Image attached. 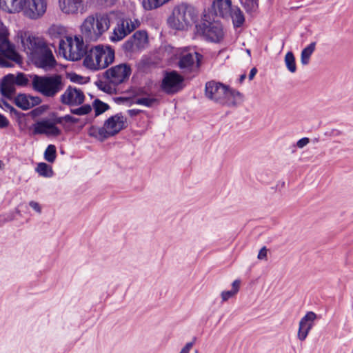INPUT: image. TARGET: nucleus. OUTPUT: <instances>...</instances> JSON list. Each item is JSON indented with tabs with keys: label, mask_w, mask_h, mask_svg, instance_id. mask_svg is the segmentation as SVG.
<instances>
[{
	"label": "nucleus",
	"mask_w": 353,
	"mask_h": 353,
	"mask_svg": "<svg viewBox=\"0 0 353 353\" xmlns=\"http://www.w3.org/2000/svg\"><path fill=\"white\" fill-rule=\"evenodd\" d=\"M22 0H0V8L8 12H21Z\"/></svg>",
	"instance_id": "a878e982"
},
{
	"label": "nucleus",
	"mask_w": 353,
	"mask_h": 353,
	"mask_svg": "<svg viewBox=\"0 0 353 353\" xmlns=\"http://www.w3.org/2000/svg\"><path fill=\"white\" fill-rule=\"evenodd\" d=\"M196 30L197 34L211 42L219 43L224 37L222 25L215 21L209 22L203 20L201 23L196 26Z\"/></svg>",
	"instance_id": "9b49d317"
},
{
	"label": "nucleus",
	"mask_w": 353,
	"mask_h": 353,
	"mask_svg": "<svg viewBox=\"0 0 353 353\" xmlns=\"http://www.w3.org/2000/svg\"><path fill=\"white\" fill-rule=\"evenodd\" d=\"M103 1L107 6H112L116 3L118 0H101Z\"/></svg>",
	"instance_id": "de8ad7c7"
},
{
	"label": "nucleus",
	"mask_w": 353,
	"mask_h": 353,
	"mask_svg": "<svg viewBox=\"0 0 353 353\" xmlns=\"http://www.w3.org/2000/svg\"><path fill=\"white\" fill-rule=\"evenodd\" d=\"M9 125V121L3 115L0 114V128H3Z\"/></svg>",
	"instance_id": "37998d69"
},
{
	"label": "nucleus",
	"mask_w": 353,
	"mask_h": 353,
	"mask_svg": "<svg viewBox=\"0 0 353 353\" xmlns=\"http://www.w3.org/2000/svg\"><path fill=\"white\" fill-rule=\"evenodd\" d=\"M47 8L48 0H22L21 11L27 18L37 20L46 14Z\"/></svg>",
	"instance_id": "ddd939ff"
},
{
	"label": "nucleus",
	"mask_w": 353,
	"mask_h": 353,
	"mask_svg": "<svg viewBox=\"0 0 353 353\" xmlns=\"http://www.w3.org/2000/svg\"><path fill=\"white\" fill-rule=\"evenodd\" d=\"M309 143H310L309 138L304 137V138H302V139H299L296 142V146L299 148L301 149V148H303L305 146H306Z\"/></svg>",
	"instance_id": "a19ab883"
},
{
	"label": "nucleus",
	"mask_w": 353,
	"mask_h": 353,
	"mask_svg": "<svg viewBox=\"0 0 353 353\" xmlns=\"http://www.w3.org/2000/svg\"><path fill=\"white\" fill-rule=\"evenodd\" d=\"M241 3L248 13L256 12L258 9V0H241Z\"/></svg>",
	"instance_id": "2f4dec72"
},
{
	"label": "nucleus",
	"mask_w": 353,
	"mask_h": 353,
	"mask_svg": "<svg viewBox=\"0 0 353 353\" xmlns=\"http://www.w3.org/2000/svg\"><path fill=\"white\" fill-rule=\"evenodd\" d=\"M131 74L130 68L126 64H119L105 71V76L113 85H119L128 79Z\"/></svg>",
	"instance_id": "f3484780"
},
{
	"label": "nucleus",
	"mask_w": 353,
	"mask_h": 353,
	"mask_svg": "<svg viewBox=\"0 0 353 353\" xmlns=\"http://www.w3.org/2000/svg\"><path fill=\"white\" fill-rule=\"evenodd\" d=\"M37 172L41 176L50 177L52 174V170L46 163H39L36 168Z\"/></svg>",
	"instance_id": "473e14b6"
},
{
	"label": "nucleus",
	"mask_w": 353,
	"mask_h": 353,
	"mask_svg": "<svg viewBox=\"0 0 353 353\" xmlns=\"http://www.w3.org/2000/svg\"><path fill=\"white\" fill-rule=\"evenodd\" d=\"M241 281L239 279L234 280L232 283V289L230 290H223L220 294L222 303H225L230 299L236 296L239 291Z\"/></svg>",
	"instance_id": "bb28decb"
},
{
	"label": "nucleus",
	"mask_w": 353,
	"mask_h": 353,
	"mask_svg": "<svg viewBox=\"0 0 353 353\" xmlns=\"http://www.w3.org/2000/svg\"><path fill=\"white\" fill-rule=\"evenodd\" d=\"M142 5L145 10H151L161 6L163 4L161 0H143Z\"/></svg>",
	"instance_id": "72a5a7b5"
},
{
	"label": "nucleus",
	"mask_w": 353,
	"mask_h": 353,
	"mask_svg": "<svg viewBox=\"0 0 353 353\" xmlns=\"http://www.w3.org/2000/svg\"><path fill=\"white\" fill-rule=\"evenodd\" d=\"M63 120L66 122H70L72 123H76L78 122L79 119L71 116V115H65L63 117Z\"/></svg>",
	"instance_id": "a18cd8bd"
},
{
	"label": "nucleus",
	"mask_w": 353,
	"mask_h": 353,
	"mask_svg": "<svg viewBox=\"0 0 353 353\" xmlns=\"http://www.w3.org/2000/svg\"><path fill=\"white\" fill-rule=\"evenodd\" d=\"M45 159L50 162L52 163L54 161L56 158V148L53 145H49L46 148L44 153Z\"/></svg>",
	"instance_id": "f704fd0d"
},
{
	"label": "nucleus",
	"mask_w": 353,
	"mask_h": 353,
	"mask_svg": "<svg viewBox=\"0 0 353 353\" xmlns=\"http://www.w3.org/2000/svg\"><path fill=\"white\" fill-rule=\"evenodd\" d=\"M268 250L266 247H263L259 252L257 259L259 260H267Z\"/></svg>",
	"instance_id": "ea45409f"
},
{
	"label": "nucleus",
	"mask_w": 353,
	"mask_h": 353,
	"mask_svg": "<svg viewBox=\"0 0 353 353\" xmlns=\"http://www.w3.org/2000/svg\"><path fill=\"white\" fill-rule=\"evenodd\" d=\"M232 8L230 0H214L212 4L215 14L224 19H230Z\"/></svg>",
	"instance_id": "5701e85b"
},
{
	"label": "nucleus",
	"mask_w": 353,
	"mask_h": 353,
	"mask_svg": "<svg viewBox=\"0 0 353 353\" xmlns=\"http://www.w3.org/2000/svg\"><path fill=\"white\" fill-rule=\"evenodd\" d=\"M256 72H257V70L255 68H253L251 70H250V74H249V79L250 80H252L254 77L256 75Z\"/></svg>",
	"instance_id": "09e8293b"
},
{
	"label": "nucleus",
	"mask_w": 353,
	"mask_h": 353,
	"mask_svg": "<svg viewBox=\"0 0 353 353\" xmlns=\"http://www.w3.org/2000/svg\"><path fill=\"white\" fill-rule=\"evenodd\" d=\"M205 96L213 102L226 107H236L244 99L243 95L238 90L215 81L206 83Z\"/></svg>",
	"instance_id": "f03ea898"
},
{
	"label": "nucleus",
	"mask_w": 353,
	"mask_h": 353,
	"mask_svg": "<svg viewBox=\"0 0 353 353\" xmlns=\"http://www.w3.org/2000/svg\"><path fill=\"white\" fill-rule=\"evenodd\" d=\"M114 59V51L108 46L97 45L85 54L83 65L91 70L107 68Z\"/></svg>",
	"instance_id": "20e7f679"
},
{
	"label": "nucleus",
	"mask_w": 353,
	"mask_h": 353,
	"mask_svg": "<svg viewBox=\"0 0 353 353\" xmlns=\"http://www.w3.org/2000/svg\"><path fill=\"white\" fill-rule=\"evenodd\" d=\"M316 43L312 42L307 47H305L301 54V63L303 65H306L309 63L310 57L315 50Z\"/></svg>",
	"instance_id": "c756f323"
},
{
	"label": "nucleus",
	"mask_w": 353,
	"mask_h": 353,
	"mask_svg": "<svg viewBox=\"0 0 353 353\" xmlns=\"http://www.w3.org/2000/svg\"><path fill=\"white\" fill-rule=\"evenodd\" d=\"M196 17L197 12L193 6L181 3L174 8L168 23L176 30H185L194 22Z\"/></svg>",
	"instance_id": "0eeeda50"
},
{
	"label": "nucleus",
	"mask_w": 353,
	"mask_h": 353,
	"mask_svg": "<svg viewBox=\"0 0 353 353\" xmlns=\"http://www.w3.org/2000/svg\"><path fill=\"white\" fill-rule=\"evenodd\" d=\"M247 53H248L250 54V50H247Z\"/></svg>",
	"instance_id": "6e6d98bb"
},
{
	"label": "nucleus",
	"mask_w": 353,
	"mask_h": 353,
	"mask_svg": "<svg viewBox=\"0 0 353 353\" xmlns=\"http://www.w3.org/2000/svg\"><path fill=\"white\" fill-rule=\"evenodd\" d=\"M103 90L108 93H112L115 89L114 88H112L111 86L110 85H105L103 88Z\"/></svg>",
	"instance_id": "8fccbe9b"
},
{
	"label": "nucleus",
	"mask_w": 353,
	"mask_h": 353,
	"mask_svg": "<svg viewBox=\"0 0 353 353\" xmlns=\"http://www.w3.org/2000/svg\"><path fill=\"white\" fill-rule=\"evenodd\" d=\"M193 345H194V341L187 343L185 345V346L181 350L179 353H190Z\"/></svg>",
	"instance_id": "79ce46f5"
},
{
	"label": "nucleus",
	"mask_w": 353,
	"mask_h": 353,
	"mask_svg": "<svg viewBox=\"0 0 353 353\" xmlns=\"http://www.w3.org/2000/svg\"><path fill=\"white\" fill-rule=\"evenodd\" d=\"M4 164L3 163L0 161V170H2L3 168Z\"/></svg>",
	"instance_id": "5fc2aeb1"
},
{
	"label": "nucleus",
	"mask_w": 353,
	"mask_h": 353,
	"mask_svg": "<svg viewBox=\"0 0 353 353\" xmlns=\"http://www.w3.org/2000/svg\"><path fill=\"white\" fill-rule=\"evenodd\" d=\"M59 8L63 13L70 15L85 11L84 0H59Z\"/></svg>",
	"instance_id": "4be33fe9"
},
{
	"label": "nucleus",
	"mask_w": 353,
	"mask_h": 353,
	"mask_svg": "<svg viewBox=\"0 0 353 353\" xmlns=\"http://www.w3.org/2000/svg\"><path fill=\"white\" fill-rule=\"evenodd\" d=\"M92 110L91 105L86 104L78 108L72 110V113L77 115H85Z\"/></svg>",
	"instance_id": "4c0bfd02"
},
{
	"label": "nucleus",
	"mask_w": 353,
	"mask_h": 353,
	"mask_svg": "<svg viewBox=\"0 0 353 353\" xmlns=\"http://www.w3.org/2000/svg\"><path fill=\"white\" fill-rule=\"evenodd\" d=\"M141 110L138 109H130L128 110V114L130 117H134L140 113Z\"/></svg>",
	"instance_id": "49530a36"
},
{
	"label": "nucleus",
	"mask_w": 353,
	"mask_h": 353,
	"mask_svg": "<svg viewBox=\"0 0 353 353\" xmlns=\"http://www.w3.org/2000/svg\"><path fill=\"white\" fill-rule=\"evenodd\" d=\"M157 100L154 98L150 97H141L138 98L134 101V103L138 105H144L146 107H152L155 105Z\"/></svg>",
	"instance_id": "c9c22d12"
},
{
	"label": "nucleus",
	"mask_w": 353,
	"mask_h": 353,
	"mask_svg": "<svg viewBox=\"0 0 353 353\" xmlns=\"http://www.w3.org/2000/svg\"><path fill=\"white\" fill-rule=\"evenodd\" d=\"M3 105L5 106L6 108H7L8 110L12 111L13 110V108L9 105L7 102L6 101H3Z\"/></svg>",
	"instance_id": "603ef678"
},
{
	"label": "nucleus",
	"mask_w": 353,
	"mask_h": 353,
	"mask_svg": "<svg viewBox=\"0 0 353 353\" xmlns=\"http://www.w3.org/2000/svg\"><path fill=\"white\" fill-rule=\"evenodd\" d=\"M201 55L194 50L185 48L179 50V67L184 70L191 71L199 65Z\"/></svg>",
	"instance_id": "4468645a"
},
{
	"label": "nucleus",
	"mask_w": 353,
	"mask_h": 353,
	"mask_svg": "<svg viewBox=\"0 0 353 353\" xmlns=\"http://www.w3.org/2000/svg\"><path fill=\"white\" fill-rule=\"evenodd\" d=\"M28 80L26 76L23 74H18L14 77V83L19 85H25L27 84Z\"/></svg>",
	"instance_id": "58836bf2"
},
{
	"label": "nucleus",
	"mask_w": 353,
	"mask_h": 353,
	"mask_svg": "<svg viewBox=\"0 0 353 353\" xmlns=\"http://www.w3.org/2000/svg\"><path fill=\"white\" fill-rule=\"evenodd\" d=\"M317 319V314L312 311L307 312L300 319L297 332V339L300 341H304L306 339Z\"/></svg>",
	"instance_id": "a211bd4d"
},
{
	"label": "nucleus",
	"mask_w": 353,
	"mask_h": 353,
	"mask_svg": "<svg viewBox=\"0 0 353 353\" xmlns=\"http://www.w3.org/2000/svg\"><path fill=\"white\" fill-rule=\"evenodd\" d=\"M41 100L39 97H32L26 94H19L14 102L17 106L23 109L28 110L41 103Z\"/></svg>",
	"instance_id": "b1692460"
},
{
	"label": "nucleus",
	"mask_w": 353,
	"mask_h": 353,
	"mask_svg": "<svg viewBox=\"0 0 353 353\" xmlns=\"http://www.w3.org/2000/svg\"><path fill=\"white\" fill-rule=\"evenodd\" d=\"M32 85L34 90L47 97H53L63 87L62 77L58 74L51 76L34 75Z\"/></svg>",
	"instance_id": "423d86ee"
},
{
	"label": "nucleus",
	"mask_w": 353,
	"mask_h": 353,
	"mask_svg": "<svg viewBox=\"0 0 353 353\" xmlns=\"http://www.w3.org/2000/svg\"><path fill=\"white\" fill-rule=\"evenodd\" d=\"M0 90L1 94L8 98H11L14 95L15 92V83L13 74H8L2 79Z\"/></svg>",
	"instance_id": "393cba45"
},
{
	"label": "nucleus",
	"mask_w": 353,
	"mask_h": 353,
	"mask_svg": "<svg viewBox=\"0 0 353 353\" xmlns=\"http://www.w3.org/2000/svg\"><path fill=\"white\" fill-rule=\"evenodd\" d=\"M116 15V12H111L88 16L81 25L83 37L91 41H98L110 28L111 21Z\"/></svg>",
	"instance_id": "7ed1b4c3"
},
{
	"label": "nucleus",
	"mask_w": 353,
	"mask_h": 353,
	"mask_svg": "<svg viewBox=\"0 0 353 353\" xmlns=\"http://www.w3.org/2000/svg\"><path fill=\"white\" fill-rule=\"evenodd\" d=\"M93 106H94V109L96 115H99V114L103 113L109 108L108 104L101 101L99 99L94 100V101L93 103Z\"/></svg>",
	"instance_id": "e433bc0d"
},
{
	"label": "nucleus",
	"mask_w": 353,
	"mask_h": 353,
	"mask_svg": "<svg viewBox=\"0 0 353 353\" xmlns=\"http://www.w3.org/2000/svg\"><path fill=\"white\" fill-rule=\"evenodd\" d=\"M126 119L121 114H117L108 118L102 127L92 126L88 134L99 141L118 134L125 126Z\"/></svg>",
	"instance_id": "39448f33"
},
{
	"label": "nucleus",
	"mask_w": 353,
	"mask_h": 353,
	"mask_svg": "<svg viewBox=\"0 0 353 353\" xmlns=\"http://www.w3.org/2000/svg\"><path fill=\"white\" fill-rule=\"evenodd\" d=\"M67 30L61 25H52L48 30V34L52 39L65 37Z\"/></svg>",
	"instance_id": "cd10ccee"
},
{
	"label": "nucleus",
	"mask_w": 353,
	"mask_h": 353,
	"mask_svg": "<svg viewBox=\"0 0 353 353\" xmlns=\"http://www.w3.org/2000/svg\"><path fill=\"white\" fill-rule=\"evenodd\" d=\"M34 134H45L48 137H57L61 134V130L50 119H43L33 125Z\"/></svg>",
	"instance_id": "412c9836"
},
{
	"label": "nucleus",
	"mask_w": 353,
	"mask_h": 353,
	"mask_svg": "<svg viewBox=\"0 0 353 353\" xmlns=\"http://www.w3.org/2000/svg\"><path fill=\"white\" fill-rule=\"evenodd\" d=\"M140 21L137 19L130 18L120 19L110 36V40L112 42H118L123 40L127 35L140 26Z\"/></svg>",
	"instance_id": "f8f14e48"
},
{
	"label": "nucleus",
	"mask_w": 353,
	"mask_h": 353,
	"mask_svg": "<svg viewBox=\"0 0 353 353\" xmlns=\"http://www.w3.org/2000/svg\"><path fill=\"white\" fill-rule=\"evenodd\" d=\"M31 60L37 67L46 71L52 70L57 64L52 52L48 45L31 58Z\"/></svg>",
	"instance_id": "2eb2a0df"
},
{
	"label": "nucleus",
	"mask_w": 353,
	"mask_h": 353,
	"mask_svg": "<svg viewBox=\"0 0 353 353\" xmlns=\"http://www.w3.org/2000/svg\"><path fill=\"white\" fill-rule=\"evenodd\" d=\"M59 52L66 59L78 61L85 55V46L81 37H65L59 41Z\"/></svg>",
	"instance_id": "6e6552de"
},
{
	"label": "nucleus",
	"mask_w": 353,
	"mask_h": 353,
	"mask_svg": "<svg viewBox=\"0 0 353 353\" xmlns=\"http://www.w3.org/2000/svg\"><path fill=\"white\" fill-rule=\"evenodd\" d=\"M7 59L17 63L21 61L19 54L15 50L14 46L9 41L7 28L0 21V65L2 67L10 66Z\"/></svg>",
	"instance_id": "1a4fd4ad"
},
{
	"label": "nucleus",
	"mask_w": 353,
	"mask_h": 353,
	"mask_svg": "<svg viewBox=\"0 0 353 353\" xmlns=\"http://www.w3.org/2000/svg\"><path fill=\"white\" fill-rule=\"evenodd\" d=\"M205 96L213 102L226 107H236L244 99L243 95L238 90L215 81L206 83Z\"/></svg>",
	"instance_id": "f257e3e1"
},
{
	"label": "nucleus",
	"mask_w": 353,
	"mask_h": 353,
	"mask_svg": "<svg viewBox=\"0 0 353 353\" xmlns=\"http://www.w3.org/2000/svg\"><path fill=\"white\" fill-rule=\"evenodd\" d=\"M148 43V37L146 32L137 31L130 37L123 46V50L128 52H136L145 48Z\"/></svg>",
	"instance_id": "dca6fc26"
},
{
	"label": "nucleus",
	"mask_w": 353,
	"mask_h": 353,
	"mask_svg": "<svg viewBox=\"0 0 353 353\" xmlns=\"http://www.w3.org/2000/svg\"><path fill=\"white\" fill-rule=\"evenodd\" d=\"M285 64L287 69L291 72L294 73L296 71L295 57L292 52H288L285 56Z\"/></svg>",
	"instance_id": "7c9ffc66"
},
{
	"label": "nucleus",
	"mask_w": 353,
	"mask_h": 353,
	"mask_svg": "<svg viewBox=\"0 0 353 353\" xmlns=\"http://www.w3.org/2000/svg\"><path fill=\"white\" fill-rule=\"evenodd\" d=\"M16 41L21 43L23 50L30 56V59L47 45L42 39L23 30L17 32Z\"/></svg>",
	"instance_id": "9d476101"
},
{
	"label": "nucleus",
	"mask_w": 353,
	"mask_h": 353,
	"mask_svg": "<svg viewBox=\"0 0 353 353\" xmlns=\"http://www.w3.org/2000/svg\"><path fill=\"white\" fill-rule=\"evenodd\" d=\"M245 77H246V76H245V74H243L241 75V77H240V79H239L240 82H242V81L245 79Z\"/></svg>",
	"instance_id": "864d4df0"
},
{
	"label": "nucleus",
	"mask_w": 353,
	"mask_h": 353,
	"mask_svg": "<svg viewBox=\"0 0 353 353\" xmlns=\"http://www.w3.org/2000/svg\"><path fill=\"white\" fill-rule=\"evenodd\" d=\"M183 81V78L176 72H168L162 81V90L168 94L175 93L182 88Z\"/></svg>",
	"instance_id": "6ab92c4d"
},
{
	"label": "nucleus",
	"mask_w": 353,
	"mask_h": 353,
	"mask_svg": "<svg viewBox=\"0 0 353 353\" xmlns=\"http://www.w3.org/2000/svg\"><path fill=\"white\" fill-rule=\"evenodd\" d=\"M56 124L61 123L63 120V117L56 118L54 120H52Z\"/></svg>",
	"instance_id": "3c124183"
},
{
	"label": "nucleus",
	"mask_w": 353,
	"mask_h": 353,
	"mask_svg": "<svg viewBox=\"0 0 353 353\" xmlns=\"http://www.w3.org/2000/svg\"><path fill=\"white\" fill-rule=\"evenodd\" d=\"M30 206L34 210L37 212L38 213H41V206L40 205L37 203V202H35V201H30V203H29Z\"/></svg>",
	"instance_id": "c03bdc74"
},
{
	"label": "nucleus",
	"mask_w": 353,
	"mask_h": 353,
	"mask_svg": "<svg viewBox=\"0 0 353 353\" xmlns=\"http://www.w3.org/2000/svg\"><path fill=\"white\" fill-rule=\"evenodd\" d=\"M85 100L83 92L77 87L69 86L61 95L60 101L68 105L75 106L81 105Z\"/></svg>",
	"instance_id": "aec40b11"
},
{
	"label": "nucleus",
	"mask_w": 353,
	"mask_h": 353,
	"mask_svg": "<svg viewBox=\"0 0 353 353\" xmlns=\"http://www.w3.org/2000/svg\"><path fill=\"white\" fill-rule=\"evenodd\" d=\"M230 19H232L235 27H240L245 21L244 15L238 7L232 8L230 14Z\"/></svg>",
	"instance_id": "c85d7f7f"
}]
</instances>
